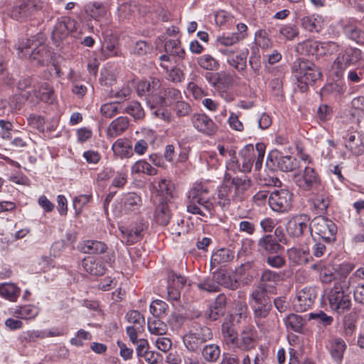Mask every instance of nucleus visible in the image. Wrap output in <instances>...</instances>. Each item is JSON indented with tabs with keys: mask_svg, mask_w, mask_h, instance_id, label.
Returning <instances> with one entry per match:
<instances>
[{
	"mask_svg": "<svg viewBox=\"0 0 364 364\" xmlns=\"http://www.w3.org/2000/svg\"><path fill=\"white\" fill-rule=\"evenodd\" d=\"M252 185V181L249 176H232L226 173L223 183L218 187V204L225 207L229 206L231 203H238L244 201L248 197V191Z\"/></svg>",
	"mask_w": 364,
	"mask_h": 364,
	"instance_id": "f257e3e1",
	"label": "nucleus"
},
{
	"mask_svg": "<svg viewBox=\"0 0 364 364\" xmlns=\"http://www.w3.org/2000/svg\"><path fill=\"white\" fill-rule=\"evenodd\" d=\"M350 281L346 278H341L336 281L334 286L328 293V301L331 309L343 314L351 307Z\"/></svg>",
	"mask_w": 364,
	"mask_h": 364,
	"instance_id": "f03ea898",
	"label": "nucleus"
},
{
	"mask_svg": "<svg viewBox=\"0 0 364 364\" xmlns=\"http://www.w3.org/2000/svg\"><path fill=\"white\" fill-rule=\"evenodd\" d=\"M292 72L300 84L301 90H306L321 76V72L313 63L304 59H298L294 62Z\"/></svg>",
	"mask_w": 364,
	"mask_h": 364,
	"instance_id": "7ed1b4c3",
	"label": "nucleus"
},
{
	"mask_svg": "<svg viewBox=\"0 0 364 364\" xmlns=\"http://www.w3.org/2000/svg\"><path fill=\"white\" fill-rule=\"evenodd\" d=\"M311 231L314 240L317 237L318 240L328 244L336 239L337 226L331 220L323 216H317L311 222Z\"/></svg>",
	"mask_w": 364,
	"mask_h": 364,
	"instance_id": "20e7f679",
	"label": "nucleus"
},
{
	"mask_svg": "<svg viewBox=\"0 0 364 364\" xmlns=\"http://www.w3.org/2000/svg\"><path fill=\"white\" fill-rule=\"evenodd\" d=\"M293 194L287 189L273 191L269 196L270 208L277 213H287L292 207Z\"/></svg>",
	"mask_w": 364,
	"mask_h": 364,
	"instance_id": "39448f33",
	"label": "nucleus"
},
{
	"mask_svg": "<svg viewBox=\"0 0 364 364\" xmlns=\"http://www.w3.org/2000/svg\"><path fill=\"white\" fill-rule=\"evenodd\" d=\"M294 182L301 189L309 191L320 184V178L315 169L306 166L304 168L294 175Z\"/></svg>",
	"mask_w": 364,
	"mask_h": 364,
	"instance_id": "423d86ee",
	"label": "nucleus"
},
{
	"mask_svg": "<svg viewBox=\"0 0 364 364\" xmlns=\"http://www.w3.org/2000/svg\"><path fill=\"white\" fill-rule=\"evenodd\" d=\"M32 46L34 48L30 53L28 50L31 48V45L30 44V41L28 40V43L26 45L22 44L19 46L18 49L21 53H25L26 55L29 54L31 62L36 65H43L48 60L50 53L46 44L39 43L37 46V44L33 43Z\"/></svg>",
	"mask_w": 364,
	"mask_h": 364,
	"instance_id": "0eeeda50",
	"label": "nucleus"
},
{
	"mask_svg": "<svg viewBox=\"0 0 364 364\" xmlns=\"http://www.w3.org/2000/svg\"><path fill=\"white\" fill-rule=\"evenodd\" d=\"M212 338L211 330L203 326L195 331H191L183 338L184 343L186 348L191 351H194L204 342Z\"/></svg>",
	"mask_w": 364,
	"mask_h": 364,
	"instance_id": "6e6552de",
	"label": "nucleus"
},
{
	"mask_svg": "<svg viewBox=\"0 0 364 364\" xmlns=\"http://www.w3.org/2000/svg\"><path fill=\"white\" fill-rule=\"evenodd\" d=\"M191 122L193 127L198 132L206 136H213L218 132V127L216 124L205 114H193Z\"/></svg>",
	"mask_w": 364,
	"mask_h": 364,
	"instance_id": "1a4fd4ad",
	"label": "nucleus"
},
{
	"mask_svg": "<svg viewBox=\"0 0 364 364\" xmlns=\"http://www.w3.org/2000/svg\"><path fill=\"white\" fill-rule=\"evenodd\" d=\"M208 188L201 183H196L188 191V198L189 200L197 202V203L203 207L208 214H211L214 206L213 204L208 199Z\"/></svg>",
	"mask_w": 364,
	"mask_h": 364,
	"instance_id": "9d476101",
	"label": "nucleus"
},
{
	"mask_svg": "<svg viewBox=\"0 0 364 364\" xmlns=\"http://www.w3.org/2000/svg\"><path fill=\"white\" fill-rule=\"evenodd\" d=\"M303 48L309 55L321 56L333 54L337 50L338 46L334 42H319L316 41H307L302 45Z\"/></svg>",
	"mask_w": 364,
	"mask_h": 364,
	"instance_id": "9b49d317",
	"label": "nucleus"
},
{
	"mask_svg": "<svg viewBox=\"0 0 364 364\" xmlns=\"http://www.w3.org/2000/svg\"><path fill=\"white\" fill-rule=\"evenodd\" d=\"M362 58V53L358 48H347L339 53L334 61V65L342 73L348 67L355 65Z\"/></svg>",
	"mask_w": 364,
	"mask_h": 364,
	"instance_id": "f8f14e48",
	"label": "nucleus"
},
{
	"mask_svg": "<svg viewBox=\"0 0 364 364\" xmlns=\"http://www.w3.org/2000/svg\"><path fill=\"white\" fill-rule=\"evenodd\" d=\"M161 83L158 78H151L150 80L141 81L137 84L136 90L139 95H148L156 104L159 100Z\"/></svg>",
	"mask_w": 364,
	"mask_h": 364,
	"instance_id": "ddd939ff",
	"label": "nucleus"
},
{
	"mask_svg": "<svg viewBox=\"0 0 364 364\" xmlns=\"http://www.w3.org/2000/svg\"><path fill=\"white\" fill-rule=\"evenodd\" d=\"M309 218L307 215L299 214L291 218L287 224V232L294 237H299L309 226Z\"/></svg>",
	"mask_w": 364,
	"mask_h": 364,
	"instance_id": "4468645a",
	"label": "nucleus"
},
{
	"mask_svg": "<svg viewBox=\"0 0 364 364\" xmlns=\"http://www.w3.org/2000/svg\"><path fill=\"white\" fill-rule=\"evenodd\" d=\"M75 29V23L70 18H62L57 21L52 32V38L59 43L66 38Z\"/></svg>",
	"mask_w": 364,
	"mask_h": 364,
	"instance_id": "2eb2a0df",
	"label": "nucleus"
},
{
	"mask_svg": "<svg viewBox=\"0 0 364 364\" xmlns=\"http://www.w3.org/2000/svg\"><path fill=\"white\" fill-rule=\"evenodd\" d=\"M144 224L141 223L136 224L132 228L120 227L122 240L127 245H132L141 240L144 230Z\"/></svg>",
	"mask_w": 364,
	"mask_h": 364,
	"instance_id": "dca6fc26",
	"label": "nucleus"
},
{
	"mask_svg": "<svg viewBox=\"0 0 364 364\" xmlns=\"http://www.w3.org/2000/svg\"><path fill=\"white\" fill-rule=\"evenodd\" d=\"M315 299L316 294L312 289H304L298 293L294 309L297 311H306L313 305Z\"/></svg>",
	"mask_w": 364,
	"mask_h": 364,
	"instance_id": "f3484780",
	"label": "nucleus"
},
{
	"mask_svg": "<svg viewBox=\"0 0 364 364\" xmlns=\"http://www.w3.org/2000/svg\"><path fill=\"white\" fill-rule=\"evenodd\" d=\"M9 314L17 318L33 319L39 314V309L36 306L27 304L23 306H16L9 310Z\"/></svg>",
	"mask_w": 364,
	"mask_h": 364,
	"instance_id": "a211bd4d",
	"label": "nucleus"
},
{
	"mask_svg": "<svg viewBox=\"0 0 364 364\" xmlns=\"http://www.w3.org/2000/svg\"><path fill=\"white\" fill-rule=\"evenodd\" d=\"M258 250L264 255L277 253L282 248L280 244L272 235L262 237L257 242Z\"/></svg>",
	"mask_w": 364,
	"mask_h": 364,
	"instance_id": "6ab92c4d",
	"label": "nucleus"
},
{
	"mask_svg": "<svg viewBox=\"0 0 364 364\" xmlns=\"http://www.w3.org/2000/svg\"><path fill=\"white\" fill-rule=\"evenodd\" d=\"M83 269L95 276L102 275L106 270L105 264L100 258L87 257L82 261Z\"/></svg>",
	"mask_w": 364,
	"mask_h": 364,
	"instance_id": "aec40b11",
	"label": "nucleus"
},
{
	"mask_svg": "<svg viewBox=\"0 0 364 364\" xmlns=\"http://www.w3.org/2000/svg\"><path fill=\"white\" fill-rule=\"evenodd\" d=\"M129 119L126 117H119L108 126L107 134L109 137H116L124 133L129 127Z\"/></svg>",
	"mask_w": 364,
	"mask_h": 364,
	"instance_id": "412c9836",
	"label": "nucleus"
},
{
	"mask_svg": "<svg viewBox=\"0 0 364 364\" xmlns=\"http://www.w3.org/2000/svg\"><path fill=\"white\" fill-rule=\"evenodd\" d=\"M222 335L224 343L230 347L239 346L238 334L233 324L225 322L222 325Z\"/></svg>",
	"mask_w": 364,
	"mask_h": 364,
	"instance_id": "4be33fe9",
	"label": "nucleus"
},
{
	"mask_svg": "<svg viewBox=\"0 0 364 364\" xmlns=\"http://www.w3.org/2000/svg\"><path fill=\"white\" fill-rule=\"evenodd\" d=\"M21 291V289L14 283L5 282L0 284V296L9 301H16Z\"/></svg>",
	"mask_w": 364,
	"mask_h": 364,
	"instance_id": "5701e85b",
	"label": "nucleus"
},
{
	"mask_svg": "<svg viewBox=\"0 0 364 364\" xmlns=\"http://www.w3.org/2000/svg\"><path fill=\"white\" fill-rule=\"evenodd\" d=\"M181 98V92L175 88H163L159 93L156 104L161 107L170 105L173 102Z\"/></svg>",
	"mask_w": 364,
	"mask_h": 364,
	"instance_id": "b1692460",
	"label": "nucleus"
},
{
	"mask_svg": "<svg viewBox=\"0 0 364 364\" xmlns=\"http://www.w3.org/2000/svg\"><path fill=\"white\" fill-rule=\"evenodd\" d=\"M279 274L269 269L264 270L261 276L259 287L268 290V292H273L275 285L279 282Z\"/></svg>",
	"mask_w": 364,
	"mask_h": 364,
	"instance_id": "393cba45",
	"label": "nucleus"
},
{
	"mask_svg": "<svg viewBox=\"0 0 364 364\" xmlns=\"http://www.w3.org/2000/svg\"><path fill=\"white\" fill-rule=\"evenodd\" d=\"M347 345L341 338L332 339L329 342V351L332 358L336 362H341L346 350Z\"/></svg>",
	"mask_w": 364,
	"mask_h": 364,
	"instance_id": "a878e982",
	"label": "nucleus"
},
{
	"mask_svg": "<svg viewBox=\"0 0 364 364\" xmlns=\"http://www.w3.org/2000/svg\"><path fill=\"white\" fill-rule=\"evenodd\" d=\"M311 269L319 273L320 279L322 283L328 284L334 279L333 268L321 261L311 266Z\"/></svg>",
	"mask_w": 364,
	"mask_h": 364,
	"instance_id": "bb28decb",
	"label": "nucleus"
},
{
	"mask_svg": "<svg viewBox=\"0 0 364 364\" xmlns=\"http://www.w3.org/2000/svg\"><path fill=\"white\" fill-rule=\"evenodd\" d=\"M171 213L166 202H161L156 208L154 220L160 225H166L171 219Z\"/></svg>",
	"mask_w": 364,
	"mask_h": 364,
	"instance_id": "cd10ccee",
	"label": "nucleus"
},
{
	"mask_svg": "<svg viewBox=\"0 0 364 364\" xmlns=\"http://www.w3.org/2000/svg\"><path fill=\"white\" fill-rule=\"evenodd\" d=\"M114 154L120 158H128L132 154L130 141L124 138L117 139L112 146Z\"/></svg>",
	"mask_w": 364,
	"mask_h": 364,
	"instance_id": "c85d7f7f",
	"label": "nucleus"
},
{
	"mask_svg": "<svg viewBox=\"0 0 364 364\" xmlns=\"http://www.w3.org/2000/svg\"><path fill=\"white\" fill-rule=\"evenodd\" d=\"M234 257L232 251L229 249L221 248L218 250L211 257L210 263L212 266L224 264L230 262Z\"/></svg>",
	"mask_w": 364,
	"mask_h": 364,
	"instance_id": "c756f323",
	"label": "nucleus"
},
{
	"mask_svg": "<svg viewBox=\"0 0 364 364\" xmlns=\"http://www.w3.org/2000/svg\"><path fill=\"white\" fill-rule=\"evenodd\" d=\"M215 279L218 284V291L220 287L230 289H236L239 285L237 279L231 278L226 273L221 271L215 272Z\"/></svg>",
	"mask_w": 364,
	"mask_h": 364,
	"instance_id": "7c9ffc66",
	"label": "nucleus"
},
{
	"mask_svg": "<svg viewBox=\"0 0 364 364\" xmlns=\"http://www.w3.org/2000/svg\"><path fill=\"white\" fill-rule=\"evenodd\" d=\"M241 158L242 160V167L239 166L238 170L244 173H249L251 171L252 166V159L255 156L254 148L252 146H250L242 150Z\"/></svg>",
	"mask_w": 364,
	"mask_h": 364,
	"instance_id": "2f4dec72",
	"label": "nucleus"
},
{
	"mask_svg": "<svg viewBox=\"0 0 364 364\" xmlns=\"http://www.w3.org/2000/svg\"><path fill=\"white\" fill-rule=\"evenodd\" d=\"M106 249L105 243L96 240H87L80 247V251L85 254H101Z\"/></svg>",
	"mask_w": 364,
	"mask_h": 364,
	"instance_id": "473e14b6",
	"label": "nucleus"
},
{
	"mask_svg": "<svg viewBox=\"0 0 364 364\" xmlns=\"http://www.w3.org/2000/svg\"><path fill=\"white\" fill-rule=\"evenodd\" d=\"M36 97L46 102H52L54 100V90L48 82H43L39 84L36 90Z\"/></svg>",
	"mask_w": 364,
	"mask_h": 364,
	"instance_id": "72a5a7b5",
	"label": "nucleus"
},
{
	"mask_svg": "<svg viewBox=\"0 0 364 364\" xmlns=\"http://www.w3.org/2000/svg\"><path fill=\"white\" fill-rule=\"evenodd\" d=\"M277 166L282 171H292L298 167L297 160L289 155L276 156Z\"/></svg>",
	"mask_w": 364,
	"mask_h": 364,
	"instance_id": "f704fd0d",
	"label": "nucleus"
},
{
	"mask_svg": "<svg viewBox=\"0 0 364 364\" xmlns=\"http://www.w3.org/2000/svg\"><path fill=\"white\" fill-rule=\"evenodd\" d=\"M148 328L151 335L158 336L165 335L168 331L167 325L156 317L148 320Z\"/></svg>",
	"mask_w": 364,
	"mask_h": 364,
	"instance_id": "c9c22d12",
	"label": "nucleus"
},
{
	"mask_svg": "<svg viewBox=\"0 0 364 364\" xmlns=\"http://www.w3.org/2000/svg\"><path fill=\"white\" fill-rule=\"evenodd\" d=\"M284 323L287 328L300 333L306 323V321L298 314H291L286 317Z\"/></svg>",
	"mask_w": 364,
	"mask_h": 364,
	"instance_id": "e433bc0d",
	"label": "nucleus"
},
{
	"mask_svg": "<svg viewBox=\"0 0 364 364\" xmlns=\"http://www.w3.org/2000/svg\"><path fill=\"white\" fill-rule=\"evenodd\" d=\"M287 254L289 259L295 264H303L308 262L309 252L304 249L292 247L287 250Z\"/></svg>",
	"mask_w": 364,
	"mask_h": 364,
	"instance_id": "4c0bfd02",
	"label": "nucleus"
},
{
	"mask_svg": "<svg viewBox=\"0 0 364 364\" xmlns=\"http://www.w3.org/2000/svg\"><path fill=\"white\" fill-rule=\"evenodd\" d=\"M220 350L216 344L205 345L202 349L203 358L209 363L215 362L220 357Z\"/></svg>",
	"mask_w": 364,
	"mask_h": 364,
	"instance_id": "58836bf2",
	"label": "nucleus"
},
{
	"mask_svg": "<svg viewBox=\"0 0 364 364\" xmlns=\"http://www.w3.org/2000/svg\"><path fill=\"white\" fill-rule=\"evenodd\" d=\"M132 173H146L149 176H154L157 173L156 168L152 167L147 161L139 160L136 161L131 168Z\"/></svg>",
	"mask_w": 364,
	"mask_h": 364,
	"instance_id": "ea45409f",
	"label": "nucleus"
},
{
	"mask_svg": "<svg viewBox=\"0 0 364 364\" xmlns=\"http://www.w3.org/2000/svg\"><path fill=\"white\" fill-rule=\"evenodd\" d=\"M106 6L100 2L95 1L87 6V12L95 20L104 18L107 14Z\"/></svg>",
	"mask_w": 364,
	"mask_h": 364,
	"instance_id": "a19ab883",
	"label": "nucleus"
},
{
	"mask_svg": "<svg viewBox=\"0 0 364 364\" xmlns=\"http://www.w3.org/2000/svg\"><path fill=\"white\" fill-rule=\"evenodd\" d=\"M301 25L309 32H319L322 28L321 21L314 16H307L301 18Z\"/></svg>",
	"mask_w": 364,
	"mask_h": 364,
	"instance_id": "79ce46f5",
	"label": "nucleus"
},
{
	"mask_svg": "<svg viewBox=\"0 0 364 364\" xmlns=\"http://www.w3.org/2000/svg\"><path fill=\"white\" fill-rule=\"evenodd\" d=\"M165 50L172 57H178L182 58L185 54L183 48L181 46L180 43L176 40H169L166 42Z\"/></svg>",
	"mask_w": 364,
	"mask_h": 364,
	"instance_id": "37998d69",
	"label": "nucleus"
},
{
	"mask_svg": "<svg viewBox=\"0 0 364 364\" xmlns=\"http://www.w3.org/2000/svg\"><path fill=\"white\" fill-rule=\"evenodd\" d=\"M248 51H242L239 54L235 55L230 59L228 64L237 69L238 71H244L246 68V60Z\"/></svg>",
	"mask_w": 364,
	"mask_h": 364,
	"instance_id": "c03bdc74",
	"label": "nucleus"
},
{
	"mask_svg": "<svg viewBox=\"0 0 364 364\" xmlns=\"http://www.w3.org/2000/svg\"><path fill=\"white\" fill-rule=\"evenodd\" d=\"M268 290L258 287L257 289L254 290L251 294V304L253 305L263 304L271 302L269 298L266 295Z\"/></svg>",
	"mask_w": 364,
	"mask_h": 364,
	"instance_id": "a18cd8bd",
	"label": "nucleus"
},
{
	"mask_svg": "<svg viewBox=\"0 0 364 364\" xmlns=\"http://www.w3.org/2000/svg\"><path fill=\"white\" fill-rule=\"evenodd\" d=\"M199 289L208 292H217L218 291V284L215 279V272L212 276L201 280L197 284Z\"/></svg>",
	"mask_w": 364,
	"mask_h": 364,
	"instance_id": "49530a36",
	"label": "nucleus"
},
{
	"mask_svg": "<svg viewBox=\"0 0 364 364\" xmlns=\"http://www.w3.org/2000/svg\"><path fill=\"white\" fill-rule=\"evenodd\" d=\"M198 65L208 70H216L219 68L218 62L210 55H203L198 59Z\"/></svg>",
	"mask_w": 364,
	"mask_h": 364,
	"instance_id": "de8ad7c7",
	"label": "nucleus"
},
{
	"mask_svg": "<svg viewBox=\"0 0 364 364\" xmlns=\"http://www.w3.org/2000/svg\"><path fill=\"white\" fill-rule=\"evenodd\" d=\"M168 305L161 300H155L150 304V311L154 317H163L167 314Z\"/></svg>",
	"mask_w": 364,
	"mask_h": 364,
	"instance_id": "09e8293b",
	"label": "nucleus"
},
{
	"mask_svg": "<svg viewBox=\"0 0 364 364\" xmlns=\"http://www.w3.org/2000/svg\"><path fill=\"white\" fill-rule=\"evenodd\" d=\"M309 319L315 320L318 323L325 327L330 326L333 321V318L331 316L327 315L323 311H319L315 313H310L309 314Z\"/></svg>",
	"mask_w": 364,
	"mask_h": 364,
	"instance_id": "8fccbe9b",
	"label": "nucleus"
},
{
	"mask_svg": "<svg viewBox=\"0 0 364 364\" xmlns=\"http://www.w3.org/2000/svg\"><path fill=\"white\" fill-rule=\"evenodd\" d=\"M125 112L136 119L143 118L145 114L141 105L136 101L131 102L126 107Z\"/></svg>",
	"mask_w": 364,
	"mask_h": 364,
	"instance_id": "3c124183",
	"label": "nucleus"
},
{
	"mask_svg": "<svg viewBox=\"0 0 364 364\" xmlns=\"http://www.w3.org/2000/svg\"><path fill=\"white\" fill-rule=\"evenodd\" d=\"M102 53L105 59L119 56L120 51L117 47V42L116 41H109L107 43L105 48L102 49Z\"/></svg>",
	"mask_w": 364,
	"mask_h": 364,
	"instance_id": "603ef678",
	"label": "nucleus"
},
{
	"mask_svg": "<svg viewBox=\"0 0 364 364\" xmlns=\"http://www.w3.org/2000/svg\"><path fill=\"white\" fill-rule=\"evenodd\" d=\"M161 66L167 72L168 80L173 82H179L184 78L183 71L177 68H173L168 70V65L161 63Z\"/></svg>",
	"mask_w": 364,
	"mask_h": 364,
	"instance_id": "864d4df0",
	"label": "nucleus"
},
{
	"mask_svg": "<svg viewBox=\"0 0 364 364\" xmlns=\"http://www.w3.org/2000/svg\"><path fill=\"white\" fill-rule=\"evenodd\" d=\"M254 310V315L257 319H262L266 318L272 309L271 302L263 304H257L252 306Z\"/></svg>",
	"mask_w": 364,
	"mask_h": 364,
	"instance_id": "5fc2aeb1",
	"label": "nucleus"
},
{
	"mask_svg": "<svg viewBox=\"0 0 364 364\" xmlns=\"http://www.w3.org/2000/svg\"><path fill=\"white\" fill-rule=\"evenodd\" d=\"M128 322L131 324L130 326L143 327L145 323L144 318L138 311H130L127 314Z\"/></svg>",
	"mask_w": 364,
	"mask_h": 364,
	"instance_id": "6e6d98bb",
	"label": "nucleus"
},
{
	"mask_svg": "<svg viewBox=\"0 0 364 364\" xmlns=\"http://www.w3.org/2000/svg\"><path fill=\"white\" fill-rule=\"evenodd\" d=\"M242 36H237V33H232L230 36H219L217 38V42L218 44L225 46H232L240 41L242 40Z\"/></svg>",
	"mask_w": 364,
	"mask_h": 364,
	"instance_id": "4d7b16f0",
	"label": "nucleus"
},
{
	"mask_svg": "<svg viewBox=\"0 0 364 364\" xmlns=\"http://www.w3.org/2000/svg\"><path fill=\"white\" fill-rule=\"evenodd\" d=\"M254 333L252 329H247L241 333V344L238 347H242L245 349H250L253 347Z\"/></svg>",
	"mask_w": 364,
	"mask_h": 364,
	"instance_id": "13d9d810",
	"label": "nucleus"
},
{
	"mask_svg": "<svg viewBox=\"0 0 364 364\" xmlns=\"http://www.w3.org/2000/svg\"><path fill=\"white\" fill-rule=\"evenodd\" d=\"M141 198L136 193H129L125 198L124 205L129 210L137 209L141 205Z\"/></svg>",
	"mask_w": 364,
	"mask_h": 364,
	"instance_id": "bf43d9fd",
	"label": "nucleus"
},
{
	"mask_svg": "<svg viewBox=\"0 0 364 364\" xmlns=\"http://www.w3.org/2000/svg\"><path fill=\"white\" fill-rule=\"evenodd\" d=\"M28 124L33 129L40 132L44 131L45 121L44 119L39 115L31 114L27 118Z\"/></svg>",
	"mask_w": 364,
	"mask_h": 364,
	"instance_id": "052dcab7",
	"label": "nucleus"
},
{
	"mask_svg": "<svg viewBox=\"0 0 364 364\" xmlns=\"http://www.w3.org/2000/svg\"><path fill=\"white\" fill-rule=\"evenodd\" d=\"M346 32L352 40L358 43H364V31L360 30L356 27L348 26L346 28Z\"/></svg>",
	"mask_w": 364,
	"mask_h": 364,
	"instance_id": "680f3d73",
	"label": "nucleus"
},
{
	"mask_svg": "<svg viewBox=\"0 0 364 364\" xmlns=\"http://www.w3.org/2000/svg\"><path fill=\"white\" fill-rule=\"evenodd\" d=\"M91 338L90 332L80 329L77 332L76 336L70 340V343L73 346H81L85 341L90 340Z\"/></svg>",
	"mask_w": 364,
	"mask_h": 364,
	"instance_id": "e2e57ef3",
	"label": "nucleus"
},
{
	"mask_svg": "<svg viewBox=\"0 0 364 364\" xmlns=\"http://www.w3.org/2000/svg\"><path fill=\"white\" fill-rule=\"evenodd\" d=\"M151 50L150 46L144 41H136L132 48V53L138 55H144Z\"/></svg>",
	"mask_w": 364,
	"mask_h": 364,
	"instance_id": "0e129e2a",
	"label": "nucleus"
},
{
	"mask_svg": "<svg viewBox=\"0 0 364 364\" xmlns=\"http://www.w3.org/2000/svg\"><path fill=\"white\" fill-rule=\"evenodd\" d=\"M100 111L105 117L111 118L117 114L118 105L116 102L105 103L102 105Z\"/></svg>",
	"mask_w": 364,
	"mask_h": 364,
	"instance_id": "69168bd1",
	"label": "nucleus"
},
{
	"mask_svg": "<svg viewBox=\"0 0 364 364\" xmlns=\"http://www.w3.org/2000/svg\"><path fill=\"white\" fill-rule=\"evenodd\" d=\"M279 33L284 38L291 40L298 35V30L296 26L288 24L283 26L280 28Z\"/></svg>",
	"mask_w": 364,
	"mask_h": 364,
	"instance_id": "338daca9",
	"label": "nucleus"
},
{
	"mask_svg": "<svg viewBox=\"0 0 364 364\" xmlns=\"http://www.w3.org/2000/svg\"><path fill=\"white\" fill-rule=\"evenodd\" d=\"M171 345L172 343L171 340L167 337H164L163 336L158 337L155 340L156 347L164 353L168 352L170 350Z\"/></svg>",
	"mask_w": 364,
	"mask_h": 364,
	"instance_id": "774afa93",
	"label": "nucleus"
}]
</instances>
